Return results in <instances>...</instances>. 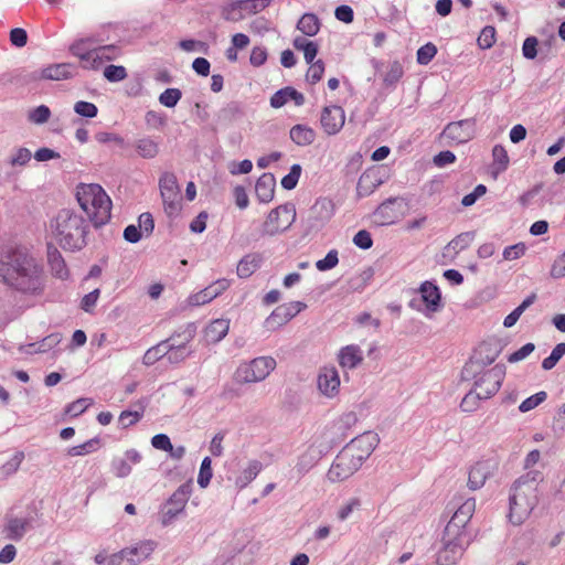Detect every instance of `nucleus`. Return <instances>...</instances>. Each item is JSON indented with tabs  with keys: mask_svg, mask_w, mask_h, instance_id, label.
<instances>
[{
	"mask_svg": "<svg viewBox=\"0 0 565 565\" xmlns=\"http://www.w3.org/2000/svg\"><path fill=\"white\" fill-rule=\"evenodd\" d=\"M290 138L298 146H309L315 141L316 132L306 125H296L290 129Z\"/></svg>",
	"mask_w": 565,
	"mask_h": 565,
	"instance_id": "473e14b6",
	"label": "nucleus"
},
{
	"mask_svg": "<svg viewBox=\"0 0 565 565\" xmlns=\"http://www.w3.org/2000/svg\"><path fill=\"white\" fill-rule=\"evenodd\" d=\"M182 94L178 88H167L160 96L159 102L166 107H174L180 100Z\"/></svg>",
	"mask_w": 565,
	"mask_h": 565,
	"instance_id": "de8ad7c7",
	"label": "nucleus"
},
{
	"mask_svg": "<svg viewBox=\"0 0 565 565\" xmlns=\"http://www.w3.org/2000/svg\"><path fill=\"white\" fill-rule=\"evenodd\" d=\"M539 41L535 36H529L524 40L522 46L523 56L527 60H533L537 55Z\"/></svg>",
	"mask_w": 565,
	"mask_h": 565,
	"instance_id": "69168bd1",
	"label": "nucleus"
},
{
	"mask_svg": "<svg viewBox=\"0 0 565 565\" xmlns=\"http://www.w3.org/2000/svg\"><path fill=\"white\" fill-rule=\"evenodd\" d=\"M142 417V412L124 411L119 415V424L127 428L137 424Z\"/></svg>",
	"mask_w": 565,
	"mask_h": 565,
	"instance_id": "e2e57ef3",
	"label": "nucleus"
},
{
	"mask_svg": "<svg viewBox=\"0 0 565 565\" xmlns=\"http://www.w3.org/2000/svg\"><path fill=\"white\" fill-rule=\"evenodd\" d=\"M477 43L482 50L491 49L494 44V26H484L478 36Z\"/></svg>",
	"mask_w": 565,
	"mask_h": 565,
	"instance_id": "49530a36",
	"label": "nucleus"
},
{
	"mask_svg": "<svg viewBox=\"0 0 565 565\" xmlns=\"http://www.w3.org/2000/svg\"><path fill=\"white\" fill-rule=\"evenodd\" d=\"M338 362L343 370L355 369L363 362V352L356 344L345 345L338 353Z\"/></svg>",
	"mask_w": 565,
	"mask_h": 565,
	"instance_id": "412c9836",
	"label": "nucleus"
},
{
	"mask_svg": "<svg viewBox=\"0 0 565 565\" xmlns=\"http://www.w3.org/2000/svg\"><path fill=\"white\" fill-rule=\"evenodd\" d=\"M546 397H547L546 392L541 391V392L527 397L526 399H524L520 404L519 411L522 413L530 412V411L534 409L536 406H539L540 404H542L546 399Z\"/></svg>",
	"mask_w": 565,
	"mask_h": 565,
	"instance_id": "37998d69",
	"label": "nucleus"
},
{
	"mask_svg": "<svg viewBox=\"0 0 565 565\" xmlns=\"http://www.w3.org/2000/svg\"><path fill=\"white\" fill-rule=\"evenodd\" d=\"M275 178L271 173H263L255 185V193L259 202L268 203L274 199Z\"/></svg>",
	"mask_w": 565,
	"mask_h": 565,
	"instance_id": "a878e982",
	"label": "nucleus"
},
{
	"mask_svg": "<svg viewBox=\"0 0 565 565\" xmlns=\"http://www.w3.org/2000/svg\"><path fill=\"white\" fill-rule=\"evenodd\" d=\"M191 339L192 334L190 332L184 337V342L180 344L174 343V338L167 339V344L169 348L167 359L170 363H180L189 356L190 351L186 349V343L190 342Z\"/></svg>",
	"mask_w": 565,
	"mask_h": 565,
	"instance_id": "cd10ccee",
	"label": "nucleus"
},
{
	"mask_svg": "<svg viewBox=\"0 0 565 565\" xmlns=\"http://www.w3.org/2000/svg\"><path fill=\"white\" fill-rule=\"evenodd\" d=\"M154 551V544L150 541L141 542L132 547H127L109 557L108 565H137L146 561Z\"/></svg>",
	"mask_w": 565,
	"mask_h": 565,
	"instance_id": "ddd939ff",
	"label": "nucleus"
},
{
	"mask_svg": "<svg viewBox=\"0 0 565 565\" xmlns=\"http://www.w3.org/2000/svg\"><path fill=\"white\" fill-rule=\"evenodd\" d=\"M93 43L94 40L90 38L79 39L70 46V52L79 58L83 68L96 71L100 67V57L98 52L90 49Z\"/></svg>",
	"mask_w": 565,
	"mask_h": 565,
	"instance_id": "2eb2a0df",
	"label": "nucleus"
},
{
	"mask_svg": "<svg viewBox=\"0 0 565 565\" xmlns=\"http://www.w3.org/2000/svg\"><path fill=\"white\" fill-rule=\"evenodd\" d=\"M104 76L109 82H120L127 77V71L121 65H108L104 70Z\"/></svg>",
	"mask_w": 565,
	"mask_h": 565,
	"instance_id": "09e8293b",
	"label": "nucleus"
},
{
	"mask_svg": "<svg viewBox=\"0 0 565 565\" xmlns=\"http://www.w3.org/2000/svg\"><path fill=\"white\" fill-rule=\"evenodd\" d=\"M494 348L492 342L482 341L473 350L472 355L462 370V376L467 380H478V377L491 374L493 377Z\"/></svg>",
	"mask_w": 565,
	"mask_h": 565,
	"instance_id": "423d86ee",
	"label": "nucleus"
},
{
	"mask_svg": "<svg viewBox=\"0 0 565 565\" xmlns=\"http://www.w3.org/2000/svg\"><path fill=\"white\" fill-rule=\"evenodd\" d=\"M324 73V63L321 60H318L310 64V67L307 72V78L312 83H318Z\"/></svg>",
	"mask_w": 565,
	"mask_h": 565,
	"instance_id": "bf43d9fd",
	"label": "nucleus"
},
{
	"mask_svg": "<svg viewBox=\"0 0 565 565\" xmlns=\"http://www.w3.org/2000/svg\"><path fill=\"white\" fill-rule=\"evenodd\" d=\"M419 294L428 312H437L441 308V294L431 281H424L419 287Z\"/></svg>",
	"mask_w": 565,
	"mask_h": 565,
	"instance_id": "4be33fe9",
	"label": "nucleus"
},
{
	"mask_svg": "<svg viewBox=\"0 0 565 565\" xmlns=\"http://www.w3.org/2000/svg\"><path fill=\"white\" fill-rule=\"evenodd\" d=\"M294 47L303 53V57L308 64L313 63L318 54V44L313 41H309L303 36H297L294 39Z\"/></svg>",
	"mask_w": 565,
	"mask_h": 565,
	"instance_id": "f704fd0d",
	"label": "nucleus"
},
{
	"mask_svg": "<svg viewBox=\"0 0 565 565\" xmlns=\"http://www.w3.org/2000/svg\"><path fill=\"white\" fill-rule=\"evenodd\" d=\"M76 74V66L72 63L52 64L41 71L40 78L63 81L72 78Z\"/></svg>",
	"mask_w": 565,
	"mask_h": 565,
	"instance_id": "5701e85b",
	"label": "nucleus"
},
{
	"mask_svg": "<svg viewBox=\"0 0 565 565\" xmlns=\"http://www.w3.org/2000/svg\"><path fill=\"white\" fill-rule=\"evenodd\" d=\"M169 348L167 340L159 342L146 351L142 358V363L147 366L153 365L160 359L167 356Z\"/></svg>",
	"mask_w": 565,
	"mask_h": 565,
	"instance_id": "e433bc0d",
	"label": "nucleus"
},
{
	"mask_svg": "<svg viewBox=\"0 0 565 565\" xmlns=\"http://www.w3.org/2000/svg\"><path fill=\"white\" fill-rule=\"evenodd\" d=\"M377 439L373 434H363L351 440L333 460L327 477L331 482H342L361 467L375 448Z\"/></svg>",
	"mask_w": 565,
	"mask_h": 565,
	"instance_id": "f03ea898",
	"label": "nucleus"
},
{
	"mask_svg": "<svg viewBox=\"0 0 565 565\" xmlns=\"http://www.w3.org/2000/svg\"><path fill=\"white\" fill-rule=\"evenodd\" d=\"M92 405L90 398H78L75 402L71 403L65 412L66 414L77 417L83 414L89 406Z\"/></svg>",
	"mask_w": 565,
	"mask_h": 565,
	"instance_id": "5fc2aeb1",
	"label": "nucleus"
},
{
	"mask_svg": "<svg viewBox=\"0 0 565 565\" xmlns=\"http://www.w3.org/2000/svg\"><path fill=\"white\" fill-rule=\"evenodd\" d=\"M74 110L76 114L87 118H94L97 116L98 108L95 104L89 102L79 100L75 103Z\"/></svg>",
	"mask_w": 565,
	"mask_h": 565,
	"instance_id": "603ef678",
	"label": "nucleus"
},
{
	"mask_svg": "<svg viewBox=\"0 0 565 565\" xmlns=\"http://www.w3.org/2000/svg\"><path fill=\"white\" fill-rule=\"evenodd\" d=\"M300 174L301 167L299 164H294L290 168L289 173L281 179L282 188L286 190H292L297 185Z\"/></svg>",
	"mask_w": 565,
	"mask_h": 565,
	"instance_id": "3c124183",
	"label": "nucleus"
},
{
	"mask_svg": "<svg viewBox=\"0 0 565 565\" xmlns=\"http://www.w3.org/2000/svg\"><path fill=\"white\" fill-rule=\"evenodd\" d=\"M468 544V537L459 535H448L447 531H444L443 546L437 552L436 563L437 565H454L463 555L466 545Z\"/></svg>",
	"mask_w": 565,
	"mask_h": 565,
	"instance_id": "9d476101",
	"label": "nucleus"
},
{
	"mask_svg": "<svg viewBox=\"0 0 565 565\" xmlns=\"http://www.w3.org/2000/svg\"><path fill=\"white\" fill-rule=\"evenodd\" d=\"M483 376L475 380L472 390L465 395L460 403V407L463 412L470 413L481 407L482 402L489 401L494 393V381L493 376L488 373L487 387H483Z\"/></svg>",
	"mask_w": 565,
	"mask_h": 565,
	"instance_id": "9b49d317",
	"label": "nucleus"
},
{
	"mask_svg": "<svg viewBox=\"0 0 565 565\" xmlns=\"http://www.w3.org/2000/svg\"><path fill=\"white\" fill-rule=\"evenodd\" d=\"M99 444H100V441L98 438H92L82 445H77V446H73V447L68 448L67 455L70 457H79V456L88 455L90 452L96 451L99 448Z\"/></svg>",
	"mask_w": 565,
	"mask_h": 565,
	"instance_id": "58836bf2",
	"label": "nucleus"
},
{
	"mask_svg": "<svg viewBox=\"0 0 565 565\" xmlns=\"http://www.w3.org/2000/svg\"><path fill=\"white\" fill-rule=\"evenodd\" d=\"M246 15L263 11L270 3V0H241Z\"/></svg>",
	"mask_w": 565,
	"mask_h": 565,
	"instance_id": "8fccbe9b",
	"label": "nucleus"
},
{
	"mask_svg": "<svg viewBox=\"0 0 565 565\" xmlns=\"http://www.w3.org/2000/svg\"><path fill=\"white\" fill-rule=\"evenodd\" d=\"M263 466L258 460H252L236 479V486L241 489L249 484L262 471Z\"/></svg>",
	"mask_w": 565,
	"mask_h": 565,
	"instance_id": "c9c22d12",
	"label": "nucleus"
},
{
	"mask_svg": "<svg viewBox=\"0 0 565 565\" xmlns=\"http://www.w3.org/2000/svg\"><path fill=\"white\" fill-rule=\"evenodd\" d=\"M222 17L231 22H238L245 19L246 14L244 12L241 0L224 7L222 10Z\"/></svg>",
	"mask_w": 565,
	"mask_h": 565,
	"instance_id": "ea45409f",
	"label": "nucleus"
},
{
	"mask_svg": "<svg viewBox=\"0 0 565 565\" xmlns=\"http://www.w3.org/2000/svg\"><path fill=\"white\" fill-rule=\"evenodd\" d=\"M296 220V209L291 203H286L271 210L267 215L262 233L274 236L288 230Z\"/></svg>",
	"mask_w": 565,
	"mask_h": 565,
	"instance_id": "1a4fd4ad",
	"label": "nucleus"
},
{
	"mask_svg": "<svg viewBox=\"0 0 565 565\" xmlns=\"http://www.w3.org/2000/svg\"><path fill=\"white\" fill-rule=\"evenodd\" d=\"M437 54V47L433 43H426L417 51V63L427 65Z\"/></svg>",
	"mask_w": 565,
	"mask_h": 565,
	"instance_id": "a18cd8bd",
	"label": "nucleus"
},
{
	"mask_svg": "<svg viewBox=\"0 0 565 565\" xmlns=\"http://www.w3.org/2000/svg\"><path fill=\"white\" fill-rule=\"evenodd\" d=\"M263 257L259 254H247L239 260L237 265V275L241 278H248L257 270V268L260 266Z\"/></svg>",
	"mask_w": 565,
	"mask_h": 565,
	"instance_id": "c85d7f7f",
	"label": "nucleus"
},
{
	"mask_svg": "<svg viewBox=\"0 0 565 565\" xmlns=\"http://www.w3.org/2000/svg\"><path fill=\"white\" fill-rule=\"evenodd\" d=\"M28 522L22 519H10L6 526L7 537L10 540H20L26 530Z\"/></svg>",
	"mask_w": 565,
	"mask_h": 565,
	"instance_id": "4c0bfd02",
	"label": "nucleus"
},
{
	"mask_svg": "<svg viewBox=\"0 0 565 565\" xmlns=\"http://www.w3.org/2000/svg\"><path fill=\"white\" fill-rule=\"evenodd\" d=\"M565 354V342H561L555 345V348L552 350L551 354L545 358L542 362V369L545 371L552 370L557 362L563 358Z\"/></svg>",
	"mask_w": 565,
	"mask_h": 565,
	"instance_id": "79ce46f5",
	"label": "nucleus"
},
{
	"mask_svg": "<svg viewBox=\"0 0 565 565\" xmlns=\"http://www.w3.org/2000/svg\"><path fill=\"white\" fill-rule=\"evenodd\" d=\"M339 263L338 252L335 249H331L324 258L319 259L316 263V267L320 271H326L334 268Z\"/></svg>",
	"mask_w": 565,
	"mask_h": 565,
	"instance_id": "864d4df0",
	"label": "nucleus"
},
{
	"mask_svg": "<svg viewBox=\"0 0 565 565\" xmlns=\"http://www.w3.org/2000/svg\"><path fill=\"white\" fill-rule=\"evenodd\" d=\"M276 367V361L271 356H259L250 362L242 363L235 371L234 379L237 383H254L265 380Z\"/></svg>",
	"mask_w": 565,
	"mask_h": 565,
	"instance_id": "0eeeda50",
	"label": "nucleus"
},
{
	"mask_svg": "<svg viewBox=\"0 0 565 565\" xmlns=\"http://www.w3.org/2000/svg\"><path fill=\"white\" fill-rule=\"evenodd\" d=\"M320 122L327 135H337L344 126L345 113L340 106H327L321 111Z\"/></svg>",
	"mask_w": 565,
	"mask_h": 565,
	"instance_id": "dca6fc26",
	"label": "nucleus"
},
{
	"mask_svg": "<svg viewBox=\"0 0 565 565\" xmlns=\"http://www.w3.org/2000/svg\"><path fill=\"white\" fill-rule=\"evenodd\" d=\"M61 341V333H52L38 343L36 350L40 351L41 353L49 352L50 350L54 349Z\"/></svg>",
	"mask_w": 565,
	"mask_h": 565,
	"instance_id": "13d9d810",
	"label": "nucleus"
},
{
	"mask_svg": "<svg viewBox=\"0 0 565 565\" xmlns=\"http://www.w3.org/2000/svg\"><path fill=\"white\" fill-rule=\"evenodd\" d=\"M537 504L534 487L527 484L525 478H519L511 489L509 497V522L521 525Z\"/></svg>",
	"mask_w": 565,
	"mask_h": 565,
	"instance_id": "39448f33",
	"label": "nucleus"
},
{
	"mask_svg": "<svg viewBox=\"0 0 565 565\" xmlns=\"http://www.w3.org/2000/svg\"><path fill=\"white\" fill-rule=\"evenodd\" d=\"M476 134V124L473 120L465 119L449 122L440 134L445 145L454 147L470 141Z\"/></svg>",
	"mask_w": 565,
	"mask_h": 565,
	"instance_id": "f8f14e48",
	"label": "nucleus"
},
{
	"mask_svg": "<svg viewBox=\"0 0 565 565\" xmlns=\"http://www.w3.org/2000/svg\"><path fill=\"white\" fill-rule=\"evenodd\" d=\"M186 501L188 495L183 489H178L173 492L162 510V524H170L172 520L183 511Z\"/></svg>",
	"mask_w": 565,
	"mask_h": 565,
	"instance_id": "6ab92c4d",
	"label": "nucleus"
},
{
	"mask_svg": "<svg viewBox=\"0 0 565 565\" xmlns=\"http://www.w3.org/2000/svg\"><path fill=\"white\" fill-rule=\"evenodd\" d=\"M288 100H294L297 106H301L305 103V97L301 93L292 87H285L276 92L270 98V106L274 108H280Z\"/></svg>",
	"mask_w": 565,
	"mask_h": 565,
	"instance_id": "bb28decb",
	"label": "nucleus"
},
{
	"mask_svg": "<svg viewBox=\"0 0 565 565\" xmlns=\"http://www.w3.org/2000/svg\"><path fill=\"white\" fill-rule=\"evenodd\" d=\"M3 281L24 294H40L44 288V270L26 250L15 249L0 268Z\"/></svg>",
	"mask_w": 565,
	"mask_h": 565,
	"instance_id": "f257e3e1",
	"label": "nucleus"
},
{
	"mask_svg": "<svg viewBox=\"0 0 565 565\" xmlns=\"http://www.w3.org/2000/svg\"><path fill=\"white\" fill-rule=\"evenodd\" d=\"M230 287V281L227 279H218L212 282L210 286L204 288L203 290L191 295L188 298V303L190 306H202L209 303L223 291H225Z\"/></svg>",
	"mask_w": 565,
	"mask_h": 565,
	"instance_id": "a211bd4d",
	"label": "nucleus"
},
{
	"mask_svg": "<svg viewBox=\"0 0 565 565\" xmlns=\"http://www.w3.org/2000/svg\"><path fill=\"white\" fill-rule=\"evenodd\" d=\"M535 350V345L532 342L524 344L522 348L511 353L508 356L509 363H516L527 358Z\"/></svg>",
	"mask_w": 565,
	"mask_h": 565,
	"instance_id": "680f3d73",
	"label": "nucleus"
},
{
	"mask_svg": "<svg viewBox=\"0 0 565 565\" xmlns=\"http://www.w3.org/2000/svg\"><path fill=\"white\" fill-rule=\"evenodd\" d=\"M403 65L398 61H394L388 65L387 71L384 74L383 81L385 85L393 86L403 77Z\"/></svg>",
	"mask_w": 565,
	"mask_h": 565,
	"instance_id": "a19ab883",
	"label": "nucleus"
},
{
	"mask_svg": "<svg viewBox=\"0 0 565 565\" xmlns=\"http://www.w3.org/2000/svg\"><path fill=\"white\" fill-rule=\"evenodd\" d=\"M340 386L339 373L334 367H326L319 374L318 387L327 396H333L338 393Z\"/></svg>",
	"mask_w": 565,
	"mask_h": 565,
	"instance_id": "b1692460",
	"label": "nucleus"
},
{
	"mask_svg": "<svg viewBox=\"0 0 565 565\" xmlns=\"http://www.w3.org/2000/svg\"><path fill=\"white\" fill-rule=\"evenodd\" d=\"M490 473L489 466L483 462L476 463L469 471L468 486L471 490L480 489Z\"/></svg>",
	"mask_w": 565,
	"mask_h": 565,
	"instance_id": "7c9ffc66",
	"label": "nucleus"
},
{
	"mask_svg": "<svg viewBox=\"0 0 565 565\" xmlns=\"http://www.w3.org/2000/svg\"><path fill=\"white\" fill-rule=\"evenodd\" d=\"M320 20L315 13H305L297 23V29L307 36H315L320 30Z\"/></svg>",
	"mask_w": 565,
	"mask_h": 565,
	"instance_id": "72a5a7b5",
	"label": "nucleus"
},
{
	"mask_svg": "<svg viewBox=\"0 0 565 565\" xmlns=\"http://www.w3.org/2000/svg\"><path fill=\"white\" fill-rule=\"evenodd\" d=\"M476 509V501L473 499L466 500L454 513L450 521L445 527L448 535H459L468 537L466 525L473 515Z\"/></svg>",
	"mask_w": 565,
	"mask_h": 565,
	"instance_id": "4468645a",
	"label": "nucleus"
},
{
	"mask_svg": "<svg viewBox=\"0 0 565 565\" xmlns=\"http://www.w3.org/2000/svg\"><path fill=\"white\" fill-rule=\"evenodd\" d=\"M211 478H212L211 459L209 457H205L202 460V463H201V467H200V472H199V477H198V483L202 488H205L210 483Z\"/></svg>",
	"mask_w": 565,
	"mask_h": 565,
	"instance_id": "6e6d98bb",
	"label": "nucleus"
},
{
	"mask_svg": "<svg viewBox=\"0 0 565 565\" xmlns=\"http://www.w3.org/2000/svg\"><path fill=\"white\" fill-rule=\"evenodd\" d=\"M134 146L137 154L143 159H153L159 153V143L150 137L137 139Z\"/></svg>",
	"mask_w": 565,
	"mask_h": 565,
	"instance_id": "2f4dec72",
	"label": "nucleus"
},
{
	"mask_svg": "<svg viewBox=\"0 0 565 565\" xmlns=\"http://www.w3.org/2000/svg\"><path fill=\"white\" fill-rule=\"evenodd\" d=\"M114 473L119 478H125L131 472V465L124 458H117L111 463Z\"/></svg>",
	"mask_w": 565,
	"mask_h": 565,
	"instance_id": "338daca9",
	"label": "nucleus"
},
{
	"mask_svg": "<svg viewBox=\"0 0 565 565\" xmlns=\"http://www.w3.org/2000/svg\"><path fill=\"white\" fill-rule=\"evenodd\" d=\"M47 262L52 274L60 279H67L70 271L66 267L65 260L58 249L49 243L47 245Z\"/></svg>",
	"mask_w": 565,
	"mask_h": 565,
	"instance_id": "393cba45",
	"label": "nucleus"
},
{
	"mask_svg": "<svg viewBox=\"0 0 565 565\" xmlns=\"http://www.w3.org/2000/svg\"><path fill=\"white\" fill-rule=\"evenodd\" d=\"M87 223L72 210H61L49 225V237L65 250H77L85 246Z\"/></svg>",
	"mask_w": 565,
	"mask_h": 565,
	"instance_id": "7ed1b4c3",
	"label": "nucleus"
},
{
	"mask_svg": "<svg viewBox=\"0 0 565 565\" xmlns=\"http://www.w3.org/2000/svg\"><path fill=\"white\" fill-rule=\"evenodd\" d=\"M94 52H98V56L100 57V66L106 61H113L120 55V49L116 45H104L94 47Z\"/></svg>",
	"mask_w": 565,
	"mask_h": 565,
	"instance_id": "c03bdc74",
	"label": "nucleus"
},
{
	"mask_svg": "<svg viewBox=\"0 0 565 565\" xmlns=\"http://www.w3.org/2000/svg\"><path fill=\"white\" fill-rule=\"evenodd\" d=\"M471 241L472 235L470 233H462L449 242L448 248L455 252L462 250L470 245Z\"/></svg>",
	"mask_w": 565,
	"mask_h": 565,
	"instance_id": "0e129e2a",
	"label": "nucleus"
},
{
	"mask_svg": "<svg viewBox=\"0 0 565 565\" xmlns=\"http://www.w3.org/2000/svg\"><path fill=\"white\" fill-rule=\"evenodd\" d=\"M551 276L554 279L565 277V252L554 260L551 268Z\"/></svg>",
	"mask_w": 565,
	"mask_h": 565,
	"instance_id": "774afa93",
	"label": "nucleus"
},
{
	"mask_svg": "<svg viewBox=\"0 0 565 565\" xmlns=\"http://www.w3.org/2000/svg\"><path fill=\"white\" fill-rule=\"evenodd\" d=\"M487 186L483 184L477 185L472 192L466 194L461 200V205L465 207L472 206L480 198L487 193Z\"/></svg>",
	"mask_w": 565,
	"mask_h": 565,
	"instance_id": "4d7b16f0",
	"label": "nucleus"
},
{
	"mask_svg": "<svg viewBox=\"0 0 565 565\" xmlns=\"http://www.w3.org/2000/svg\"><path fill=\"white\" fill-rule=\"evenodd\" d=\"M306 308V305L301 301H291L278 306L270 316L266 319L268 328H277L286 324L301 310Z\"/></svg>",
	"mask_w": 565,
	"mask_h": 565,
	"instance_id": "f3484780",
	"label": "nucleus"
},
{
	"mask_svg": "<svg viewBox=\"0 0 565 565\" xmlns=\"http://www.w3.org/2000/svg\"><path fill=\"white\" fill-rule=\"evenodd\" d=\"M230 320L215 319L205 329V337L207 341L216 343L220 342L228 332Z\"/></svg>",
	"mask_w": 565,
	"mask_h": 565,
	"instance_id": "c756f323",
	"label": "nucleus"
},
{
	"mask_svg": "<svg viewBox=\"0 0 565 565\" xmlns=\"http://www.w3.org/2000/svg\"><path fill=\"white\" fill-rule=\"evenodd\" d=\"M382 183L383 178L379 170L370 169L364 171L356 184L358 196L365 198L371 195Z\"/></svg>",
	"mask_w": 565,
	"mask_h": 565,
	"instance_id": "aec40b11",
	"label": "nucleus"
},
{
	"mask_svg": "<svg viewBox=\"0 0 565 565\" xmlns=\"http://www.w3.org/2000/svg\"><path fill=\"white\" fill-rule=\"evenodd\" d=\"M526 250V246L524 243H518L512 246H508L504 248L502 256L505 260H514L519 259L521 256L524 255Z\"/></svg>",
	"mask_w": 565,
	"mask_h": 565,
	"instance_id": "052dcab7",
	"label": "nucleus"
},
{
	"mask_svg": "<svg viewBox=\"0 0 565 565\" xmlns=\"http://www.w3.org/2000/svg\"><path fill=\"white\" fill-rule=\"evenodd\" d=\"M159 188L167 215L179 216L182 210V194L177 177L171 172H164L159 179Z\"/></svg>",
	"mask_w": 565,
	"mask_h": 565,
	"instance_id": "6e6552de",
	"label": "nucleus"
},
{
	"mask_svg": "<svg viewBox=\"0 0 565 565\" xmlns=\"http://www.w3.org/2000/svg\"><path fill=\"white\" fill-rule=\"evenodd\" d=\"M76 199L95 226H102L110 220L111 200L99 184H79Z\"/></svg>",
	"mask_w": 565,
	"mask_h": 565,
	"instance_id": "20e7f679",
	"label": "nucleus"
}]
</instances>
